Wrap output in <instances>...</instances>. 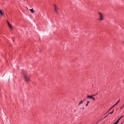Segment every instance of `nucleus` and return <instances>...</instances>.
<instances>
[{
	"instance_id": "obj_18",
	"label": "nucleus",
	"mask_w": 124,
	"mask_h": 124,
	"mask_svg": "<svg viewBox=\"0 0 124 124\" xmlns=\"http://www.w3.org/2000/svg\"><path fill=\"white\" fill-rule=\"evenodd\" d=\"M92 96L93 97V96H95V94L92 95Z\"/></svg>"
},
{
	"instance_id": "obj_7",
	"label": "nucleus",
	"mask_w": 124,
	"mask_h": 124,
	"mask_svg": "<svg viewBox=\"0 0 124 124\" xmlns=\"http://www.w3.org/2000/svg\"><path fill=\"white\" fill-rule=\"evenodd\" d=\"M87 97L88 98H91V99H92V98H93V95H87Z\"/></svg>"
},
{
	"instance_id": "obj_4",
	"label": "nucleus",
	"mask_w": 124,
	"mask_h": 124,
	"mask_svg": "<svg viewBox=\"0 0 124 124\" xmlns=\"http://www.w3.org/2000/svg\"><path fill=\"white\" fill-rule=\"evenodd\" d=\"M118 103H120V100H119L114 105V106H113L108 111V112H109L111 109H113V108H114V107H115V106H116V105H118Z\"/></svg>"
},
{
	"instance_id": "obj_19",
	"label": "nucleus",
	"mask_w": 124,
	"mask_h": 124,
	"mask_svg": "<svg viewBox=\"0 0 124 124\" xmlns=\"http://www.w3.org/2000/svg\"><path fill=\"white\" fill-rule=\"evenodd\" d=\"M97 94H98V93H96V94H95V95H97Z\"/></svg>"
},
{
	"instance_id": "obj_14",
	"label": "nucleus",
	"mask_w": 124,
	"mask_h": 124,
	"mask_svg": "<svg viewBox=\"0 0 124 124\" xmlns=\"http://www.w3.org/2000/svg\"><path fill=\"white\" fill-rule=\"evenodd\" d=\"M89 102H90V101L87 102V103L86 104V106H88Z\"/></svg>"
},
{
	"instance_id": "obj_17",
	"label": "nucleus",
	"mask_w": 124,
	"mask_h": 124,
	"mask_svg": "<svg viewBox=\"0 0 124 124\" xmlns=\"http://www.w3.org/2000/svg\"><path fill=\"white\" fill-rule=\"evenodd\" d=\"M7 24H8V25L10 24V23H9V22L8 21L7 22Z\"/></svg>"
},
{
	"instance_id": "obj_1",
	"label": "nucleus",
	"mask_w": 124,
	"mask_h": 124,
	"mask_svg": "<svg viewBox=\"0 0 124 124\" xmlns=\"http://www.w3.org/2000/svg\"><path fill=\"white\" fill-rule=\"evenodd\" d=\"M21 73L23 74L24 76V78L25 79V81L27 82V83H29L30 81H31V78H30V76H29L27 73L24 71V70H21Z\"/></svg>"
},
{
	"instance_id": "obj_15",
	"label": "nucleus",
	"mask_w": 124,
	"mask_h": 124,
	"mask_svg": "<svg viewBox=\"0 0 124 124\" xmlns=\"http://www.w3.org/2000/svg\"><path fill=\"white\" fill-rule=\"evenodd\" d=\"M107 117H108V114L106 116H105L104 117V119H105L106 118H107Z\"/></svg>"
},
{
	"instance_id": "obj_2",
	"label": "nucleus",
	"mask_w": 124,
	"mask_h": 124,
	"mask_svg": "<svg viewBox=\"0 0 124 124\" xmlns=\"http://www.w3.org/2000/svg\"><path fill=\"white\" fill-rule=\"evenodd\" d=\"M99 14V18L98 19V21H103L104 19V15L102 14L100 12H98Z\"/></svg>"
},
{
	"instance_id": "obj_13",
	"label": "nucleus",
	"mask_w": 124,
	"mask_h": 124,
	"mask_svg": "<svg viewBox=\"0 0 124 124\" xmlns=\"http://www.w3.org/2000/svg\"><path fill=\"white\" fill-rule=\"evenodd\" d=\"M119 124V120L117 121L115 123H114V124Z\"/></svg>"
},
{
	"instance_id": "obj_10",
	"label": "nucleus",
	"mask_w": 124,
	"mask_h": 124,
	"mask_svg": "<svg viewBox=\"0 0 124 124\" xmlns=\"http://www.w3.org/2000/svg\"><path fill=\"white\" fill-rule=\"evenodd\" d=\"M0 14L2 16L3 15V13H2V11L1 10H0Z\"/></svg>"
},
{
	"instance_id": "obj_6",
	"label": "nucleus",
	"mask_w": 124,
	"mask_h": 124,
	"mask_svg": "<svg viewBox=\"0 0 124 124\" xmlns=\"http://www.w3.org/2000/svg\"><path fill=\"white\" fill-rule=\"evenodd\" d=\"M123 117H124V115H122V116H121L118 118V120H117V121H118V123H119V122L120 121V120H121V119H122Z\"/></svg>"
},
{
	"instance_id": "obj_9",
	"label": "nucleus",
	"mask_w": 124,
	"mask_h": 124,
	"mask_svg": "<svg viewBox=\"0 0 124 124\" xmlns=\"http://www.w3.org/2000/svg\"><path fill=\"white\" fill-rule=\"evenodd\" d=\"M30 11L31 12V13H34V11L33 10V9H30Z\"/></svg>"
},
{
	"instance_id": "obj_11",
	"label": "nucleus",
	"mask_w": 124,
	"mask_h": 124,
	"mask_svg": "<svg viewBox=\"0 0 124 124\" xmlns=\"http://www.w3.org/2000/svg\"><path fill=\"white\" fill-rule=\"evenodd\" d=\"M124 108V105H123L121 108L120 109H123Z\"/></svg>"
},
{
	"instance_id": "obj_16",
	"label": "nucleus",
	"mask_w": 124,
	"mask_h": 124,
	"mask_svg": "<svg viewBox=\"0 0 124 124\" xmlns=\"http://www.w3.org/2000/svg\"><path fill=\"white\" fill-rule=\"evenodd\" d=\"M92 99H93V100H95V98H94L93 97H92Z\"/></svg>"
},
{
	"instance_id": "obj_5",
	"label": "nucleus",
	"mask_w": 124,
	"mask_h": 124,
	"mask_svg": "<svg viewBox=\"0 0 124 124\" xmlns=\"http://www.w3.org/2000/svg\"><path fill=\"white\" fill-rule=\"evenodd\" d=\"M85 100H86V99H84V100H81L79 103L78 105H80V104H83V102H84V101H85Z\"/></svg>"
},
{
	"instance_id": "obj_8",
	"label": "nucleus",
	"mask_w": 124,
	"mask_h": 124,
	"mask_svg": "<svg viewBox=\"0 0 124 124\" xmlns=\"http://www.w3.org/2000/svg\"><path fill=\"white\" fill-rule=\"evenodd\" d=\"M8 26H9V28L10 29H11V30H12V29H13L12 25H11V24H10L8 25Z\"/></svg>"
},
{
	"instance_id": "obj_12",
	"label": "nucleus",
	"mask_w": 124,
	"mask_h": 124,
	"mask_svg": "<svg viewBox=\"0 0 124 124\" xmlns=\"http://www.w3.org/2000/svg\"><path fill=\"white\" fill-rule=\"evenodd\" d=\"M114 113V109H113L112 111L109 112V114H113Z\"/></svg>"
},
{
	"instance_id": "obj_3",
	"label": "nucleus",
	"mask_w": 124,
	"mask_h": 124,
	"mask_svg": "<svg viewBox=\"0 0 124 124\" xmlns=\"http://www.w3.org/2000/svg\"><path fill=\"white\" fill-rule=\"evenodd\" d=\"M54 8L56 14H59V8L58 6L56 5H54Z\"/></svg>"
}]
</instances>
